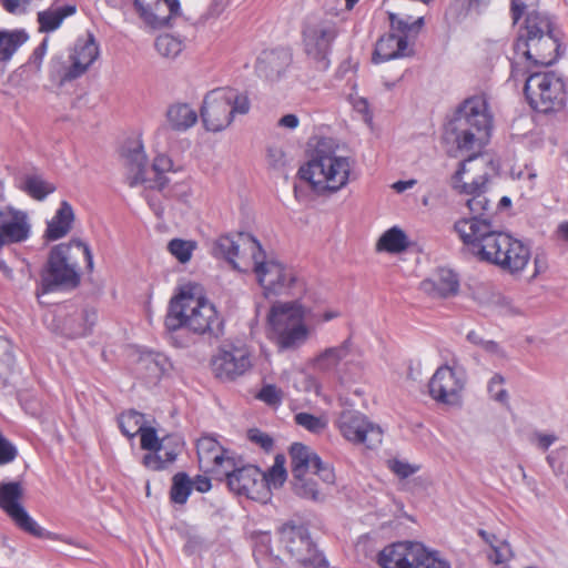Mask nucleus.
<instances>
[{"label": "nucleus", "mask_w": 568, "mask_h": 568, "mask_svg": "<svg viewBox=\"0 0 568 568\" xmlns=\"http://www.w3.org/2000/svg\"><path fill=\"white\" fill-rule=\"evenodd\" d=\"M491 128L493 118L483 97H473L465 100L447 124L446 133L452 135L457 149L473 152L471 155L459 163L453 176L454 186H458L463 182L467 162L475 160L489 142Z\"/></svg>", "instance_id": "1"}, {"label": "nucleus", "mask_w": 568, "mask_h": 568, "mask_svg": "<svg viewBox=\"0 0 568 568\" xmlns=\"http://www.w3.org/2000/svg\"><path fill=\"white\" fill-rule=\"evenodd\" d=\"M353 164L349 156L337 153L331 139L322 138L298 174L317 195H331L347 186Z\"/></svg>", "instance_id": "2"}, {"label": "nucleus", "mask_w": 568, "mask_h": 568, "mask_svg": "<svg viewBox=\"0 0 568 568\" xmlns=\"http://www.w3.org/2000/svg\"><path fill=\"white\" fill-rule=\"evenodd\" d=\"M165 327L170 332L186 328L199 335L219 337L223 334L224 323L213 303L182 291L170 303Z\"/></svg>", "instance_id": "3"}, {"label": "nucleus", "mask_w": 568, "mask_h": 568, "mask_svg": "<svg viewBox=\"0 0 568 568\" xmlns=\"http://www.w3.org/2000/svg\"><path fill=\"white\" fill-rule=\"evenodd\" d=\"M551 23L544 14L531 13L514 43L517 58H525L535 65H551L557 61L559 44L550 30Z\"/></svg>", "instance_id": "4"}, {"label": "nucleus", "mask_w": 568, "mask_h": 568, "mask_svg": "<svg viewBox=\"0 0 568 568\" xmlns=\"http://www.w3.org/2000/svg\"><path fill=\"white\" fill-rule=\"evenodd\" d=\"M74 246L82 251L87 268L93 270V254L88 243L72 239L69 243H61L52 247L45 271L41 275V292L47 294L60 286L75 287L80 282L77 264L70 262V250Z\"/></svg>", "instance_id": "5"}, {"label": "nucleus", "mask_w": 568, "mask_h": 568, "mask_svg": "<svg viewBox=\"0 0 568 568\" xmlns=\"http://www.w3.org/2000/svg\"><path fill=\"white\" fill-rule=\"evenodd\" d=\"M123 159L125 180L130 187L144 184L146 189L161 191L168 185L165 173L173 170V161L166 154L156 155L149 168L143 144L135 141L124 150Z\"/></svg>", "instance_id": "6"}, {"label": "nucleus", "mask_w": 568, "mask_h": 568, "mask_svg": "<svg viewBox=\"0 0 568 568\" xmlns=\"http://www.w3.org/2000/svg\"><path fill=\"white\" fill-rule=\"evenodd\" d=\"M99 57L100 47L92 33L78 38L67 58L54 55L50 60L49 79L63 87L85 74Z\"/></svg>", "instance_id": "7"}, {"label": "nucleus", "mask_w": 568, "mask_h": 568, "mask_svg": "<svg viewBox=\"0 0 568 568\" xmlns=\"http://www.w3.org/2000/svg\"><path fill=\"white\" fill-rule=\"evenodd\" d=\"M524 93L529 106L542 114L557 113L567 102L565 81L554 71L531 72L525 80Z\"/></svg>", "instance_id": "8"}, {"label": "nucleus", "mask_w": 568, "mask_h": 568, "mask_svg": "<svg viewBox=\"0 0 568 568\" xmlns=\"http://www.w3.org/2000/svg\"><path fill=\"white\" fill-rule=\"evenodd\" d=\"M388 20L390 31L382 36L375 44L372 55V61L375 64L409 55L412 53L410 39H414L424 26L423 17L412 21L409 16L400 17L389 12Z\"/></svg>", "instance_id": "9"}, {"label": "nucleus", "mask_w": 568, "mask_h": 568, "mask_svg": "<svg viewBox=\"0 0 568 568\" xmlns=\"http://www.w3.org/2000/svg\"><path fill=\"white\" fill-rule=\"evenodd\" d=\"M267 318L272 338L280 348H294L307 339L304 310L297 301L273 305Z\"/></svg>", "instance_id": "10"}, {"label": "nucleus", "mask_w": 568, "mask_h": 568, "mask_svg": "<svg viewBox=\"0 0 568 568\" xmlns=\"http://www.w3.org/2000/svg\"><path fill=\"white\" fill-rule=\"evenodd\" d=\"M377 562L382 568H450L437 551L428 550L423 544L399 541L379 551Z\"/></svg>", "instance_id": "11"}, {"label": "nucleus", "mask_w": 568, "mask_h": 568, "mask_svg": "<svg viewBox=\"0 0 568 568\" xmlns=\"http://www.w3.org/2000/svg\"><path fill=\"white\" fill-rule=\"evenodd\" d=\"M377 562L382 568H450L437 551L428 550L423 544L399 541L379 551Z\"/></svg>", "instance_id": "12"}, {"label": "nucleus", "mask_w": 568, "mask_h": 568, "mask_svg": "<svg viewBox=\"0 0 568 568\" xmlns=\"http://www.w3.org/2000/svg\"><path fill=\"white\" fill-rule=\"evenodd\" d=\"M338 36L336 22L324 16H307L302 27V43L306 55L327 70L331 61L332 47Z\"/></svg>", "instance_id": "13"}, {"label": "nucleus", "mask_w": 568, "mask_h": 568, "mask_svg": "<svg viewBox=\"0 0 568 568\" xmlns=\"http://www.w3.org/2000/svg\"><path fill=\"white\" fill-rule=\"evenodd\" d=\"M280 542L290 558L304 567L328 568V561L303 524L287 521L278 528Z\"/></svg>", "instance_id": "14"}, {"label": "nucleus", "mask_w": 568, "mask_h": 568, "mask_svg": "<svg viewBox=\"0 0 568 568\" xmlns=\"http://www.w3.org/2000/svg\"><path fill=\"white\" fill-rule=\"evenodd\" d=\"M97 321L98 313L93 307L73 304L57 306L44 316L45 327L51 333L70 339L88 336Z\"/></svg>", "instance_id": "15"}, {"label": "nucleus", "mask_w": 568, "mask_h": 568, "mask_svg": "<svg viewBox=\"0 0 568 568\" xmlns=\"http://www.w3.org/2000/svg\"><path fill=\"white\" fill-rule=\"evenodd\" d=\"M252 267L265 297L294 294L297 278L295 272L274 258H267L261 246V254L253 253Z\"/></svg>", "instance_id": "16"}, {"label": "nucleus", "mask_w": 568, "mask_h": 568, "mask_svg": "<svg viewBox=\"0 0 568 568\" xmlns=\"http://www.w3.org/2000/svg\"><path fill=\"white\" fill-rule=\"evenodd\" d=\"M530 256V248L524 242L500 232L481 262L494 264L510 274H519L526 268Z\"/></svg>", "instance_id": "17"}, {"label": "nucleus", "mask_w": 568, "mask_h": 568, "mask_svg": "<svg viewBox=\"0 0 568 568\" xmlns=\"http://www.w3.org/2000/svg\"><path fill=\"white\" fill-rule=\"evenodd\" d=\"M336 427L343 438L354 445L376 449L382 445L384 432L366 415L355 409H344L336 419Z\"/></svg>", "instance_id": "18"}, {"label": "nucleus", "mask_w": 568, "mask_h": 568, "mask_svg": "<svg viewBox=\"0 0 568 568\" xmlns=\"http://www.w3.org/2000/svg\"><path fill=\"white\" fill-rule=\"evenodd\" d=\"M466 381L467 374L463 366L455 363L442 365L429 379V396L439 404L459 406Z\"/></svg>", "instance_id": "19"}, {"label": "nucleus", "mask_w": 568, "mask_h": 568, "mask_svg": "<svg viewBox=\"0 0 568 568\" xmlns=\"http://www.w3.org/2000/svg\"><path fill=\"white\" fill-rule=\"evenodd\" d=\"M454 230L468 251L479 261L500 234L493 226L490 219L463 217L455 222Z\"/></svg>", "instance_id": "20"}, {"label": "nucleus", "mask_w": 568, "mask_h": 568, "mask_svg": "<svg viewBox=\"0 0 568 568\" xmlns=\"http://www.w3.org/2000/svg\"><path fill=\"white\" fill-rule=\"evenodd\" d=\"M255 252L257 256L261 254V243L250 233L222 235L214 241L212 246L213 256L225 260L240 272L248 270V264L242 266L241 262L246 256L251 260Z\"/></svg>", "instance_id": "21"}, {"label": "nucleus", "mask_w": 568, "mask_h": 568, "mask_svg": "<svg viewBox=\"0 0 568 568\" xmlns=\"http://www.w3.org/2000/svg\"><path fill=\"white\" fill-rule=\"evenodd\" d=\"M227 486L231 491L239 496H245L252 500L266 504L267 490L263 484V471L255 465L229 466L224 469Z\"/></svg>", "instance_id": "22"}, {"label": "nucleus", "mask_w": 568, "mask_h": 568, "mask_svg": "<svg viewBox=\"0 0 568 568\" xmlns=\"http://www.w3.org/2000/svg\"><path fill=\"white\" fill-rule=\"evenodd\" d=\"M22 487L18 481L0 484V508L11 518L14 525L22 531L33 536L43 537L42 528L21 505Z\"/></svg>", "instance_id": "23"}, {"label": "nucleus", "mask_w": 568, "mask_h": 568, "mask_svg": "<svg viewBox=\"0 0 568 568\" xmlns=\"http://www.w3.org/2000/svg\"><path fill=\"white\" fill-rule=\"evenodd\" d=\"M251 366V352L245 345L223 344L212 358V371L222 381H233Z\"/></svg>", "instance_id": "24"}, {"label": "nucleus", "mask_w": 568, "mask_h": 568, "mask_svg": "<svg viewBox=\"0 0 568 568\" xmlns=\"http://www.w3.org/2000/svg\"><path fill=\"white\" fill-rule=\"evenodd\" d=\"M229 99L226 98L225 88H217L206 93L200 109V115L206 131L221 132L233 122Z\"/></svg>", "instance_id": "25"}, {"label": "nucleus", "mask_w": 568, "mask_h": 568, "mask_svg": "<svg viewBox=\"0 0 568 568\" xmlns=\"http://www.w3.org/2000/svg\"><path fill=\"white\" fill-rule=\"evenodd\" d=\"M292 478L306 473L317 474L326 485L335 483V473L329 464L324 463L321 457L308 446L294 443L290 449Z\"/></svg>", "instance_id": "26"}, {"label": "nucleus", "mask_w": 568, "mask_h": 568, "mask_svg": "<svg viewBox=\"0 0 568 568\" xmlns=\"http://www.w3.org/2000/svg\"><path fill=\"white\" fill-rule=\"evenodd\" d=\"M31 236V223L26 211L12 205L0 207V250L7 245L19 244Z\"/></svg>", "instance_id": "27"}, {"label": "nucleus", "mask_w": 568, "mask_h": 568, "mask_svg": "<svg viewBox=\"0 0 568 568\" xmlns=\"http://www.w3.org/2000/svg\"><path fill=\"white\" fill-rule=\"evenodd\" d=\"M133 4L143 22L153 29L171 28L181 16L179 0H133Z\"/></svg>", "instance_id": "28"}, {"label": "nucleus", "mask_w": 568, "mask_h": 568, "mask_svg": "<svg viewBox=\"0 0 568 568\" xmlns=\"http://www.w3.org/2000/svg\"><path fill=\"white\" fill-rule=\"evenodd\" d=\"M196 453L200 468L204 473L223 474L229 466H234V457L213 436L206 435L197 439Z\"/></svg>", "instance_id": "29"}, {"label": "nucleus", "mask_w": 568, "mask_h": 568, "mask_svg": "<svg viewBox=\"0 0 568 568\" xmlns=\"http://www.w3.org/2000/svg\"><path fill=\"white\" fill-rule=\"evenodd\" d=\"M292 61L293 54L287 48L265 50L257 58L256 70L260 75L275 81L285 74Z\"/></svg>", "instance_id": "30"}, {"label": "nucleus", "mask_w": 568, "mask_h": 568, "mask_svg": "<svg viewBox=\"0 0 568 568\" xmlns=\"http://www.w3.org/2000/svg\"><path fill=\"white\" fill-rule=\"evenodd\" d=\"M351 345L352 342L347 338L339 345L325 348L313 359V368L321 373L339 375V365H347Z\"/></svg>", "instance_id": "31"}, {"label": "nucleus", "mask_w": 568, "mask_h": 568, "mask_svg": "<svg viewBox=\"0 0 568 568\" xmlns=\"http://www.w3.org/2000/svg\"><path fill=\"white\" fill-rule=\"evenodd\" d=\"M420 287L433 296L447 297L458 291L459 282L452 270L439 268L432 278L423 281Z\"/></svg>", "instance_id": "32"}, {"label": "nucleus", "mask_w": 568, "mask_h": 568, "mask_svg": "<svg viewBox=\"0 0 568 568\" xmlns=\"http://www.w3.org/2000/svg\"><path fill=\"white\" fill-rule=\"evenodd\" d=\"M74 212L68 201H62L53 217L47 223L44 236L48 241H57L65 236L72 227Z\"/></svg>", "instance_id": "33"}, {"label": "nucleus", "mask_w": 568, "mask_h": 568, "mask_svg": "<svg viewBox=\"0 0 568 568\" xmlns=\"http://www.w3.org/2000/svg\"><path fill=\"white\" fill-rule=\"evenodd\" d=\"M197 112L185 102L171 104L166 110V121L170 128L178 132H185L197 122Z\"/></svg>", "instance_id": "34"}, {"label": "nucleus", "mask_w": 568, "mask_h": 568, "mask_svg": "<svg viewBox=\"0 0 568 568\" xmlns=\"http://www.w3.org/2000/svg\"><path fill=\"white\" fill-rule=\"evenodd\" d=\"M77 8L73 4L63 7L48 8L38 12L37 21L39 23V31L42 33H51L58 30L65 18L73 16Z\"/></svg>", "instance_id": "35"}, {"label": "nucleus", "mask_w": 568, "mask_h": 568, "mask_svg": "<svg viewBox=\"0 0 568 568\" xmlns=\"http://www.w3.org/2000/svg\"><path fill=\"white\" fill-rule=\"evenodd\" d=\"M410 245L407 234L399 226H392L386 230L376 243L377 252H386L389 254H400Z\"/></svg>", "instance_id": "36"}, {"label": "nucleus", "mask_w": 568, "mask_h": 568, "mask_svg": "<svg viewBox=\"0 0 568 568\" xmlns=\"http://www.w3.org/2000/svg\"><path fill=\"white\" fill-rule=\"evenodd\" d=\"M29 40L23 29H0V62H8L14 53Z\"/></svg>", "instance_id": "37"}, {"label": "nucleus", "mask_w": 568, "mask_h": 568, "mask_svg": "<svg viewBox=\"0 0 568 568\" xmlns=\"http://www.w3.org/2000/svg\"><path fill=\"white\" fill-rule=\"evenodd\" d=\"M313 471L306 473L305 475L296 476L292 478L293 491L296 496L312 500L315 503L324 501L325 494L320 488L317 481L314 479Z\"/></svg>", "instance_id": "38"}, {"label": "nucleus", "mask_w": 568, "mask_h": 568, "mask_svg": "<svg viewBox=\"0 0 568 568\" xmlns=\"http://www.w3.org/2000/svg\"><path fill=\"white\" fill-rule=\"evenodd\" d=\"M287 478V471L285 468V458L283 455H276L274 464L263 471V484L267 490V501L271 500L272 489L281 488Z\"/></svg>", "instance_id": "39"}, {"label": "nucleus", "mask_w": 568, "mask_h": 568, "mask_svg": "<svg viewBox=\"0 0 568 568\" xmlns=\"http://www.w3.org/2000/svg\"><path fill=\"white\" fill-rule=\"evenodd\" d=\"M21 189L37 201H43L48 195L55 191L54 184L45 181L38 174L26 175Z\"/></svg>", "instance_id": "40"}, {"label": "nucleus", "mask_w": 568, "mask_h": 568, "mask_svg": "<svg viewBox=\"0 0 568 568\" xmlns=\"http://www.w3.org/2000/svg\"><path fill=\"white\" fill-rule=\"evenodd\" d=\"M158 53L170 60H174L184 49V41L179 37L170 33L160 34L154 42Z\"/></svg>", "instance_id": "41"}, {"label": "nucleus", "mask_w": 568, "mask_h": 568, "mask_svg": "<svg viewBox=\"0 0 568 568\" xmlns=\"http://www.w3.org/2000/svg\"><path fill=\"white\" fill-rule=\"evenodd\" d=\"M271 536L268 534L263 535V544L254 549V557L260 568H283L284 562L275 556L270 547Z\"/></svg>", "instance_id": "42"}, {"label": "nucleus", "mask_w": 568, "mask_h": 568, "mask_svg": "<svg viewBox=\"0 0 568 568\" xmlns=\"http://www.w3.org/2000/svg\"><path fill=\"white\" fill-rule=\"evenodd\" d=\"M119 427L121 433L132 438L138 435L144 427V416L143 414L130 409L128 412L122 413L118 418Z\"/></svg>", "instance_id": "43"}, {"label": "nucleus", "mask_w": 568, "mask_h": 568, "mask_svg": "<svg viewBox=\"0 0 568 568\" xmlns=\"http://www.w3.org/2000/svg\"><path fill=\"white\" fill-rule=\"evenodd\" d=\"M192 491V480L185 473H178L173 476L170 491L171 500L184 505Z\"/></svg>", "instance_id": "44"}, {"label": "nucleus", "mask_w": 568, "mask_h": 568, "mask_svg": "<svg viewBox=\"0 0 568 568\" xmlns=\"http://www.w3.org/2000/svg\"><path fill=\"white\" fill-rule=\"evenodd\" d=\"M196 248V242L192 240L172 239L168 243V251L180 263H187Z\"/></svg>", "instance_id": "45"}, {"label": "nucleus", "mask_w": 568, "mask_h": 568, "mask_svg": "<svg viewBox=\"0 0 568 568\" xmlns=\"http://www.w3.org/2000/svg\"><path fill=\"white\" fill-rule=\"evenodd\" d=\"M466 205L469 210V217H481V219H490L491 215V206L490 201L486 196V194H477L467 199Z\"/></svg>", "instance_id": "46"}, {"label": "nucleus", "mask_w": 568, "mask_h": 568, "mask_svg": "<svg viewBox=\"0 0 568 568\" xmlns=\"http://www.w3.org/2000/svg\"><path fill=\"white\" fill-rule=\"evenodd\" d=\"M16 358L12 351L11 343L6 339V346L0 351V383H7L8 378L13 373Z\"/></svg>", "instance_id": "47"}, {"label": "nucleus", "mask_w": 568, "mask_h": 568, "mask_svg": "<svg viewBox=\"0 0 568 568\" xmlns=\"http://www.w3.org/2000/svg\"><path fill=\"white\" fill-rule=\"evenodd\" d=\"M226 98H231L230 106L232 112V118L234 119L235 114H246L250 111L251 103L246 94L239 93L236 90L232 88H225Z\"/></svg>", "instance_id": "48"}, {"label": "nucleus", "mask_w": 568, "mask_h": 568, "mask_svg": "<svg viewBox=\"0 0 568 568\" xmlns=\"http://www.w3.org/2000/svg\"><path fill=\"white\" fill-rule=\"evenodd\" d=\"M140 365L146 368L152 377L159 378L162 374L166 373L170 363L165 356L161 359L159 356L153 357L149 354L140 358Z\"/></svg>", "instance_id": "49"}, {"label": "nucleus", "mask_w": 568, "mask_h": 568, "mask_svg": "<svg viewBox=\"0 0 568 568\" xmlns=\"http://www.w3.org/2000/svg\"><path fill=\"white\" fill-rule=\"evenodd\" d=\"M538 0H511V18L513 22L517 23L525 14L526 18L531 14H539L536 11Z\"/></svg>", "instance_id": "50"}, {"label": "nucleus", "mask_w": 568, "mask_h": 568, "mask_svg": "<svg viewBox=\"0 0 568 568\" xmlns=\"http://www.w3.org/2000/svg\"><path fill=\"white\" fill-rule=\"evenodd\" d=\"M141 437V447L151 452H163L164 439L160 440L156 430L153 427H143L139 433Z\"/></svg>", "instance_id": "51"}, {"label": "nucleus", "mask_w": 568, "mask_h": 568, "mask_svg": "<svg viewBox=\"0 0 568 568\" xmlns=\"http://www.w3.org/2000/svg\"><path fill=\"white\" fill-rule=\"evenodd\" d=\"M295 423L307 429L308 432H312L314 434H318L323 432L326 427V423L323 418L317 417L315 415H312L310 413H298L295 415Z\"/></svg>", "instance_id": "52"}, {"label": "nucleus", "mask_w": 568, "mask_h": 568, "mask_svg": "<svg viewBox=\"0 0 568 568\" xmlns=\"http://www.w3.org/2000/svg\"><path fill=\"white\" fill-rule=\"evenodd\" d=\"M513 558L510 545L505 539L496 541L491 547V552L488 554V559L495 565L508 562Z\"/></svg>", "instance_id": "53"}, {"label": "nucleus", "mask_w": 568, "mask_h": 568, "mask_svg": "<svg viewBox=\"0 0 568 568\" xmlns=\"http://www.w3.org/2000/svg\"><path fill=\"white\" fill-rule=\"evenodd\" d=\"M504 384L505 378L500 374H495L488 382L487 389L490 398L498 403L507 404L508 393L505 389Z\"/></svg>", "instance_id": "54"}, {"label": "nucleus", "mask_w": 568, "mask_h": 568, "mask_svg": "<svg viewBox=\"0 0 568 568\" xmlns=\"http://www.w3.org/2000/svg\"><path fill=\"white\" fill-rule=\"evenodd\" d=\"M256 397L268 406L277 407L282 404L283 392L274 384L264 385Z\"/></svg>", "instance_id": "55"}, {"label": "nucleus", "mask_w": 568, "mask_h": 568, "mask_svg": "<svg viewBox=\"0 0 568 568\" xmlns=\"http://www.w3.org/2000/svg\"><path fill=\"white\" fill-rule=\"evenodd\" d=\"M487 178L486 175H479L473 180L471 183L460 182L458 186H454L459 193L475 196L477 194H485Z\"/></svg>", "instance_id": "56"}, {"label": "nucleus", "mask_w": 568, "mask_h": 568, "mask_svg": "<svg viewBox=\"0 0 568 568\" xmlns=\"http://www.w3.org/2000/svg\"><path fill=\"white\" fill-rule=\"evenodd\" d=\"M487 178L486 175H479L473 180L471 183L460 182L458 186H454L459 193L475 196L477 194H485Z\"/></svg>", "instance_id": "57"}, {"label": "nucleus", "mask_w": 568, "mask_h": 568, "mask_svg": "<svg viewBox=\"0 0 568 568\" xmlns=\"http://www.w3.org/2000/svg\"><path fill=\"white\" fill-rule=\"evenodd\" d=\"M18 456L17 446L0 430V466L12 463Z\"/></svg>", "instance_id": "58"}, {"label": "nucleus", "mask_w": 568, "mask_h": 568, "mask_svg": "<svg viewBox=\"0 0 568 568\" xmlns=\"http://www.w3.org/2000/svg\"><path fill=\"white\" fill-rule=\"evenodd\" d=\"M351 104L353 106V110L356 113L361 114L363 121L367 125L371 126L372 123H373V114H372V111L369 109V103H368L367 99H365L363 97H358V95H352L351 97Z\"/></svg>", "instance_id": "59"}, {"label": "nucleus", "mask_w": 568, "mask_h": 568, "mask_svg": "<svg viewBox=\"0 0 568 568\" xmlns=\"http://www.w3.org/2000/svg\"><path fill=\"white\" fill-rule=\"evenodd\" d=\"M247 437L252 443L258 445L265 452H268L273 448V438L257 428L250 429L247 432Z\"/></svg>", "instance_id": "60"}, {"label": "nucleus", "mask_w": 568, "mask_h": 568, "mask_svg": "<svg viewBox=\"0 0 568 568\" xmlns=\"http://www.w3.org/2000/svg\"><path fill=\"white\" fill-rule=\"evenodd\" d=\"M389 467L395 475L403 479L412 476L419 469L418 466H414L398 459L392 460Z\"/></svg>", "instance_id": "61"}, {"label": "nucleus", "mask_w": 568, "mask_h": 568, "mask_svg": "<svg viewBox=\"0 0 568 568\" xmlns=\"http://www.w3.org/2000/svg\"><path fill=\"white\" fill-rule=\"evenodd\" d=\"M150 190L151 191H145L144 197H145L150 209L153 211V213L158 217H162V215L164 213V206L162 203V199L159 193L152 192L153 191L152 189H150Z\"/></svg>", "instance_id": "62"}, {"label": "nucleus", "mask_w": 568, "mask_h": 568, "mask_svg": "<svg viewBox=\"0 0 568 568\" xmlns=\"http://www.w3.org/2000/svg\"><path fill=\"white\" fill-rule=\"evenodd\" d=\"M267 161L273 168H283L286 163V155L282 148L270 146L267 149Z\"/></svg>", "instance_id": "63"}, {"label": "nucleus", "mask_w": 568, "mask_h": 568, "mask_svg": "<svg viewBox=\"0 0 568 568\" xmlns=\"http://www.w3.org/2000/svg\"><path fill=\"white\" fill-rule=\"evenodd\" d=\"M2 6L11 14H22L29 8V0H2Z\"/></svg>", "instance_id": "64"}]
</instances>
